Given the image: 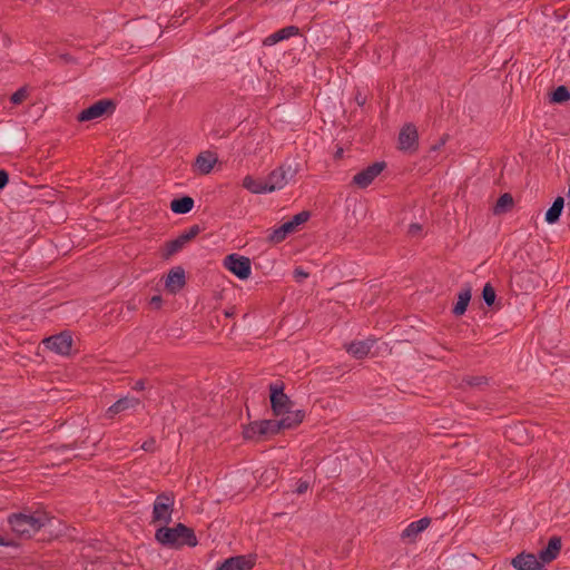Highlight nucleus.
I'll use <instances>...</instances> for the list:
<instances>
[{
  "label": "nucleus",
  "instance_id": "f257e3e1",
  "mask_svg": "<svg viewBox=\"0 0 570 570\" xmlns=\"http://www.w3.org/2000/svg\"><path fill=\"white\" fill-rule=\"evenodd\" d=\"M49 522L50 518L43 511L21 512L9 518L11 530L22 538H30Z\"/></svg>",
  "mask_w": 570,
  "mask_h": 570
},
{
  "label": "nucleus",
  "instance_id": "f03ea898",
  "mask_svg": "<svg viewBox=\"0 0 570 570\" xmlns=\"http://www.w3.org/2000/svg\"><path fill=\"white\" fill-rule=\"evenodd\" d=\"M155 537L159 543L168 547H179L183 544L195 547L197 544L193 530L181 523L174 528L160 527L156 531Z\"/></svg>",
  "mask_w": 570,
  "mask_h": 570
},
{
  "label": "nucleus",
  "instance_id": "7ed1b4c3",
  "mask_svg": "<svg viewBox=\"0 0 570 570\" xmlns=\"http://www.w3.org/2000/svg\"><path fill=\"white\" fill-rule=\"evenodd\" d=\"M296 173V163H285L277 169L273 170L266 179L269 193L284 188L288 181L295 177Z\"/></svg>",
  "mask_w": 570,
  "mask_h": 570
},
{
  "label": "nucleus",
  "instance_id": "20e7f679",
  "mask_svg": "<svg viewBox=\"0 0 570 570\" xmlns=\"http://www.w3.org/2000/svg\"><path fill=\"white\" fill-rule=\"evenodd\" d=\"M174 499L166 494L156 498L153 509V522L167 524L171 521Z\"/></svg>",
  "mask_w": 570,
  "mask_h": 570
},
{
  "label": "nucleus",
  "instance_id": "39448f33",
  "mask_svg": "<svg viewBox=\"0 0 570 570\" xmlns=\"http://www.w3.org/2000/svg\"><path fill=\"white\" fill-rule=\"evenodd\" d=\"M224 266L240 279H246L252 274L249 258L238 254H230L224 261Z\"/></svg>",
  "mask_w": 570,
  "mask_h": 570
},
{
  "label": "nucleus",
  "instance_id": "423d86ee",
  "mask_svg": "<svg viewBox=\"0 0 570 570\" xmlns=\"http://www.w3.org/2000/svg\"><path fill=\"white\" fill-rule=\"evenodd\" d=\"M42 344L50 351L67 356L71 352L72 337L69 333L62 332L60 334L50 336L42 341Z\"/></svg>",
  "mask_w": 570,
  "mask_h": 570
},
{
  "label": "nucleus",
  "instance_id": "0eeeda50",
  "mask_svg": "<svg viewBox=\"0 0 570 570\" xmlns=\"http://www.w3.org/2000/svg\"><path fill=\"white\" fill-rule=\"evenodd\" d=\"M114 110V105L109 100H99L88 107L87 109L82 110L79 116V121H89L95 120L100 117H102L105 114L110 112Z\"/></svg>",
  "mask_w": 570,
  "mask_h": 570
},
{
  "label": "nucleus",
  "instance_id": "6e6552de",
  "mask_svg": "<svg viewBox=\"0 0 570 570\" xmlns=\"http://www.w3.org/2000/svg\"><path fill=\"white\" fill-rule=\"evenodd\" d=\"M512 566L517 570H547L537 556L532 553H520L512 560Z\"/></svg>",
  "mask_w": 570,
  "mask_h": 570
},
{
  "label": "nucleus",
  "instance_id": "1a4fd4ad",
  "mask_svg": "<svg viewBox=\"0 0 570 570\" xmlns=\"http://www.w3.org/2000/svg\"><path fill=\"white\" fill-rule=\"evenodd\" d=\"M271 403L273 412L276 416L285 413L291 407V401L283 390L277 386H271Z\"/></svg>",
  "mask_w": 570,
  "mask_h": 570
},
{
  "label": "nucleus",
  "instance_id": "9d476101",
  "mask_svg": "<svg viewBox=\"0 0 570 570\" xmlns=\"http://www.w3.org/2000/svg\"><path fill=\"white\" fill-rule=\"evenodd\" d=\"M139 405H140L139 399L127 395V396L118 400L116 403H114L111 406L108 407L107 416L112 417L119 413L135 411Z\"/></svg>",
  "mask_w": 570,
  "mask_h": 570
},
{
  "label": "nucleus",
  "instance_id": "9b49d317",
  "mask_svg": "<svg viewBox=\"0 0 570 570\" xmlns=\"http://www.w3.org/2000/svg\"><path fill=\"white\" fill-rule=\"evenodd\" d=\"M382 170H383V164H380V163L373 164L372 166H368L366 169L356 174L354 176L353 181L358 187L364 188V187L368 186Z\"/></svg>",
  "mask_w": 570,
  "mask_h": 570
},
{
  "label": "nucleus",
  "instance_id": "f8f14e48",
  "mask_svg": "<svg viewBox=\"0 0 570 570\" xmlns=\"http://www.w3.org/2000/svg\"><path fill=\"white\" fill-rule=\"evenodd\" d=\"M254 562L246 556H236L226 559L216 570H250Z\"/></svg>",
  "mask_w": 570,
  "mask_h": 570
},
{
  "label": "nucleus",
  "instance_id": "ddd939ff",
  "mask_svg": "<svg viewBox=\"0 0 570 570\" xmlns=\"http://www.w3.org/2000/svg\"><path fill=\"white\" fill-rule=\"evenodd\" d=\"M417 141V131L414 126L405 125L399 136V144L402 150H412Z\"/></svg>",
  "mask_w": 570,
  "mask_h": 570
},
{
  "label": "nucleus",
  "instance_id": "4468645a",
  "mask_svg": "<svg viewBox=\"0 0 570 570\" xmlns=\"http://www.w3.org/2000/svg\"><path fill=\"white\" fill-rule=\"evenodd\" d=\"M373 346L374 341L370 338L354 341L348 345L347 352L356 358H364L372 353Z\"/></svg>",
  "mask_w": 570,
  "mask_h": 570
},
{
  "label": "nucleus",
  "instance_id": "2eb2a0df",
  "mask_svg": "<svg viewBox=\"0 0 570 570\" xmlns=\"http://www.w3.org/2000/svg\"><path fill=\"white\" fill-rule=\"evenodd\" d=\"M304 412L301 410H288L285 411L278 420L281 430L292 429L299 424L304 419Z\"/></svg>",
  "mask_w": 570,
  "mask_h": 570
},
{
  "label": "nucleus",
  "instance_id": "dca6fc26",
  "mask_svg": "<svg viewBox=\"0 0 570 570\" xmlns=\"http://www.w3.org/2000/svg\"><path fill=\"white\" fill-rule=\"evenodd\" d=\"M561 549V540L558 537H553L549 540L548 546L542 549L539 553V559L542 563H550L553 561Z\"/></svg>",
  "mask_w": 570,
  "mask_h": 570
},
{
  "label": "nucleus",
  "instance_id": "f3484780",
  "mask_svg": "<svg viewBox=\"0 0 570 570\" xmlns=\"http://www.w3.org/2000/svg\"><path fill=\"white\" fill-rule=\"evenodd\" d=\"M216 163L217 157L214 154L209 151L200 153L195 161V170L199 174L206 175L210 173Z\"/></svg>",
  "mask_w": 570,
  "mask_h": 570
},
{
  "label": "nucleus",
  "instance_id": "a211bd4d",
  "mask_svg": "<svg viewBox=\"0 0 570 570\" xmlns=\"http://www.w3.org/2000/svg\"><path fill=\"white\" fill-rule=\"evenodd\" d=\"M431 523L429 518H422L417 521L411 522L403 531V538L410 541H415L417 535L424 531Z\"/></svg>",
  "mask_w": 570,
  "mask_h": 570
},
{
  "label": "nucleus",
  "instance_id": "6ab92c4d",
  "mask_svg": "<svg viewBox=\"0 0 570 570\" xmlns=\"http://www.w3.org/2000/svg\"><path fill=\"white\" fill-rule=\"evenodd\" d=\"M298 33V28L294 26H289L283 28L281 30L275 31L274 33L267 36L264 40L265 46H273L279 41L286 40Z\"/></svg>",
  "mask_w": 570,
  "mask_h": 570
},
{
  "label": "nucleus",
  "instance_id": "aec40b11",
  "mask_svg": "<svg viewBox=\"0 0 570 570\" xmlns=\"http://www.w3.org/2000/svg\"><path fill=\"white\" fill-rule=\"evenodd\" d=\"M185 284V274L184 271L180 268H176L170 271L166 278V288L170 293L178 292Z\"/></svg>",
  "mask_w": 570,
  "mask_h": 570
},
{
  "label": "nucleus",
  "instance_id": "412c9836",
  "mask_svg": "<svg viewBox=\"0 0 570 570\" xmlns=\"http://www.w3.org/2000/svg\"><path fill=\"white\" fill-rule=\"evenodd\" d=\"M471 295L472 294H471L470 286H465L460 291V293L458 294V301L453 307L454 315L460 316V315L464 314V312L466 311V307L471 301Z\"/></svg>",
  "mask_w": 570,
  "mask_h": 570
},
{
  "label": "nucleus",
  "instance_id": "4be33fe9",
  "mask_svg": "<svg viewBox=\"0 0 570 570\" xmlns=\"http://www.w3.org/2000/svg\"><path fill=\"white\" fill-rule=\"evenodd\" d=\"M243 186L247 190L254 194H268V187L266 185V179H255L252 176H246L243 180Z\"/></svg>",
  "mask_w": 570,
  "mask_h": 570
},
{
  "label": "nucleus",
  "instance_id": "5701e85b",
  "mask_svg": "<svg viewBox=\"0 0 570 570\" xmlns=\"http://www.w3.org/2000/svg\"><path fill=\"white\" fill-rule=\"evenodd\" d=\"M193 206L194 199L188 196L174 199L170 203V209L176 214L189 213L193 209Z\"/></svg>",
  "mask_w": 570,
  "mask_h": 570
},
{
  "label": "nucleus",
  "instance_id": "b1692460",
  "mask_svg": "<svg viewBox=\"0 0 570 570\" xmlns=\"http://www.w3.org/2000/svg\"><path fill=\"white\" fill-rule=\"evenodd\" d=\"M564 200L562 197H557L553 202L552 206L546 213V222L548 224H554L558 222L562 209H563Z\"/></svg>",
  "mask_w": 570,
  "mask_h": 570
},
{
  "label": "nucleus",
  "instance_id": "393cba45",
  "mask_svg": "<svg viewBox=\"0 0 570 570\" xmlns=\"http://www.w3.org/2000/svg\"><path fill=\"white\" fill-rule=\"evenodd\" d=\"M258 428H259V435H262L263 438L273 435V434L282 431L278 420L261 421V422H258Z\"/></svg>",
  "mask_w": 570,
  "mask_h": 570
},
{
  "label": "nucleus",
  "instance_id": "a878e982",
  "mask_svg": "<svg viewBox=\"0 0 570 570\" xmlns=\"http://www.w3.org/2000/svg\"><path fill=\"white\" fill-rule=\"evenodd\" d=\"M292 233H294L292 230V225L286 222L282 226H279L278 228H275L272 232V234L269 235V240L275 244L279 243V242L284 240L286 238V236Z\"/></svg>",
  "mask_w": 570,
  "mask_h": 570
},
{
  "label": "nucleus",
  "instance_id": "bb28decb",
  "mask_svg": "<svg viewBox=\"0 0 570 570\" xmlns=\"http://www.w3.org/2000/svg\"><path fill=\"white\" fill-rule=\"evenodd\" d=\"M512 203H513V199H512L511 195L503 194L498 199V202L494 206V213L498 215L504 213L508 208H510L512 206Z\"/></svg>",
  "mask_w": 570,
  "mask_h": 570
},
{
  "label": "nucleus",
  "instance_id": "cd10ccee",
  "mask_svg": "<svg viewBox=\"0 0 570 570\" xmlns=\"http://www.w3.org/2000/svg\"><path fill=\"white\" fill-rule=\"evenodd\" d=\"M570 99V92L569 90L560 86L552 92V101L557 104L566 102Z\"/></svg>",
  "mask_w": 570,
  "mask_h": 570
},
{
  "label": "nucleus",
  "instance_id": "c85d7f7f",
  "mask_svg": "<svg viewBox=\"0 0 570 570\" xmlns=\"http://www.w3.org/2000/svg\"><path fill=\"white\" fill-rule=\"evenodd\" d=\"M482 297H483L484 302L487 303V305L491 306L494 304L497 294H495L493 286L490 283H487L484 285L483 291H482Z\"/></svg>",
  "mask_w": 570,
  "mask_h": 570
},
{
  "label": "nucleus",
  "instance_id": "c756f323",
  "mask_svg": "<svg viewBox=\"0 0 570 570\" xmlns=\"http://www.w3.org/2000/svg\"><path fill=\"white\" fill-rule=\"evenodd\" d=\"M29 96V88L27 86L20 88L19 90H17L11 97H10V101L13 104V105H20L22 104Z\"/></svg>",
  "mask_w": 570,
  "mask_h": 570
},
{
  "label": "nucleus",
  "instance_id": "7c9ffc66",
  "mask_svg": "<svg viewBox=\"0 0 570 570\" xmlns=\"http://www.w3.org/2000/svg\"><path fill=\"white\" fill-rule=\"evenodd\" d=\"M309 217V214L307 212H301L297 215H295L291 220L287 223L292 225V230L295 232L298 226L307 222Z\"/></svg>",
  "mask_w": 570,
  "mask_h": 570
},
{
  "label": "nucleus",
  "instance_id": "2f4dec72",
  "mask_svg": "<svg viewBox=\"0 0 570 570\" xmlns=\"http://www.w3.org/2000/svg\"><path fill=\"white\" fill-rule=\"evenodd\" d=\"M244 436L249 440H259L261 438H263L262 435H259L258 422H254L249 426H247L244 430Z\"/></svg>",
  "mask_w": 570,
  "mask_h": 570
},
{
  "label": "nucleus",
  "instance_id": "473e14b6",
  "mask_svg": "<svg viewBox=\"0 0 570 570\" xmlns=\"http://www.w3.org/2000/svg\"><path fill=\"white\" fill-rule=\"evenodd\" d=\"M188 242V236H179L168 245V255L178 252Z\"/></svg>",
  "mask_w": 570,
  "mask_h": 570
},
{
  "label": "nucleus",
  "instance_id": "72a5a7b5",
  "mask_svg": "<svg viewBox=\"0 0 570 570\" xmlns=\"http://www.w3.org/2000/svg\"><path fill=\"white\" fill-rule=\"evenodd\" d=\"M422 233V226L417 223L411 224L409 227V234L413 237L420 236Z\"/></svg>",
  "mask_w": 570,
  "mask_h": 570
},
{
  "label": "nucleus",
  "instance_id": "f704fd0d",
  "mask_svg": "<svg viewBox=\"0 0 570 570\" xmlns=\"http://www.w3.org/2000/svg\"><path fill=\"white\" fill-rule=\"evenodd\" d=\"M9 181V176L6 170H0V190L3 189Z\"/></svg>",
  "mask_w": 570,
  "mask_h": 570
},
{
  "label": "nucleus",
  "instance_id": "c9c22d12",
  "mask_svg": "<svg viewBox=\"0 0 570 570\" xmlns=\"http://www.w3.org/2000/svg\"><path fill=\"white\" fill-rule=\"evenodd\" d=\"M307 276H308V274H307L305 271H303L302 268H296V269L294 271V277H295V279H296L297 282L303 281V279H304V278H306Z\"/></svg>",
  "mask_w": 570,
  "mask_h": 570
},
{
  "label": "nucleus",
  "instance_id": "e433bc0d",
  "mask_svg": "<svg viewBox=\"0 0 570 570\" xmlns=\"http://www.w3.org/2000/svg\"><path fill=\"white\" fill-rule=\"evenodd\" d=\"M307 489H308V482L301 481L296 491H297V493H304Z\"/></svg>",
  "mask_w": 570,
  "mask_h": 570
},
{
  "label": "nucleus",
  "instance_id": "4c0bfd02",
  "mask_svg": "<svg viewBox=\"0 0 570 570\" xmlns=\"http://www.w3.org/2000/svg\"><path fill=\"white\" fill-rule=\"evenodd\" d=\"M198 233V228L197 227H194L191 228L188 233L184 234L183 236H188V242L195 237Z\"/></svg>",
  "mask_w": 570,
  "mask_h": 570
},
{
  "label": "nucleus",
  "instance_id": "58836bf2",
  "mask_svg": "<svg viewBox=\"0 0 570 570\" xmlns=\"http://www.w3.org/2000/svg\"><path fill=\"white\" fill-rule=\"evenodd\" d=\"M160 303H161V298L160 296H153L151 299H150V304L154 306V307H159L160 306Z\"/></svg>",
  "mask_w": 570,
  "mask_h": 570
},
{
  "label": "nucleus",
  "instance_id": "ea45409f",
  "mask_svg": "<svg viewBox=\"0 0 570 570\" xmlns=\"http://www.w3.org/2000/svg\"><path fill=\"white\" fill-rule=\"evenodd\" d=\"M154 443H155V441H154V440L146 441V442L141 445V448H142L145 451H150V450H153V448H154Z\"/></svg>",
  "mask_w": 570,
  "mask_h": 570
},
{
  "label": "nucleus",
  "instance_id": "a19ab883",
  "mask_svg": "<svg viewBox=\"0 0 570 570\" xmlns=\"http://www.w3.org/2000/svg\"><path fill=\"white\" fill-rule=\"evenodd\" d=\"M145 389V383L142 381H138L135 386H134V390L136 391H141Z\"/></svg>",
  "mask_w": 570,
  "mask_h": 570
},
{
  "label": "nucleus",
  "instance_id": "79ce46f5",
  "mask_svg": "<svg viewBox=\"0 0 570 570\" xmlns=\"http://www.w3.org/2000/svg\"><path fill=\"white\" fill-rule=\"evenodd\" d=\"M13 544L12 541L6 540L3 537L0 535V546H11Z\"/></svg>",
  "mask_w": 570,
  "mask_h": 570
},
{
  "label": "nucleus",
  "instance_id": "37998d69",
  "mask_svg": "<svg viewBox=\"0 0 570 570\" xmlns=\"http://www.w3.org/2000/svg\"><path fill=\"white\" fill-rule=\"evenodd\" d=\"M470 384L479 385V384H481V379H474L473 381L470 382Z\"/></svg>",
  "mask_w": 570,
  "mask_h": 570
},
{
  "label": "nucleus",
  "instance_id": "c03bdc74",
  "mask_svg": "<svg viewBox=\"0 0 570 570\" xmlns=\"http://www.w3.org/2000/svg\"><path fill=\"white\" fill-rule=\"evenodd\" d=\"M568 197L570 198V187H569V190H568Z\"/></svg>",
  "mask_w": 570,
  "mask_h": 570
}]
</instances>
